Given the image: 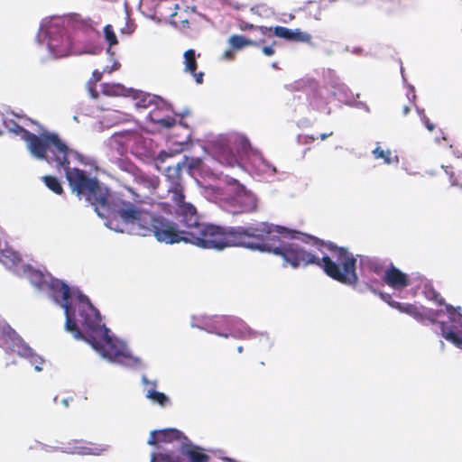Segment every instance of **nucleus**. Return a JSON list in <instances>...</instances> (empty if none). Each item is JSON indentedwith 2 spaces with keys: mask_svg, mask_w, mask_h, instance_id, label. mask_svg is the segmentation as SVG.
Wrapping results in <instances>:
<instances>
[{
  "mask_svg": "<svg viewBox=\"0 0 462 462\" xmlns=\"http://www.w3.org/2000/svg\"><path fill=\"white\" fill-rule=\"evenodd\" d=\"M171 199L176 205V215L182 226H186L188 243L203 249L223 250L230 246H243L262 253L280 256L283 266L296 269L310 264L320 267L331 279L348 286L358 282L356 258L346 248L334 243L321 242L334 255L333 261L328 255L319 258L307 251L302 245L287 242L294 239L300 233L296 230L259 222L249 226H222L199 221L197 208L185 201L183 187L176 183L170 190Z\"/></svg>",
  "mask_w": 462,
  "mask_h": 462,
  "instance_id": "obj_1",
  "label": "nucleus"
},
{
  "mask_svg": "<svg viewBox=\"0 0 462 462\" xmlns=\"http://www.w3.org/2000/svg\"><path fill=\"white\" fill-rule=\"evenodd\" d=\"M49 288L54 300L64 309L65 328L76 339L85 340L103 357L123 363L130 357L124 343L109 334V329L102 323L99 311L85 295L79 296V301L72 308L69 287L59 281L51 280Z\"/></svg>",
  "mask_w": 462,
  "mask_h": 462,
  "instance_id": "obj_2",
  "label": "nucleus"
},
{
  "mask_svg": "<svg viewBox=\"0 0 462 462\" xmlns=\"http://www.w3.org/2000/svg\"><path fill=\"white\" fill-rule=\"evenodd\" d=\"M115 206L114 217L109 220L110 228L124 232L125 229L116 224L120 221L128 232L136 236H149L152 235L158 242L167 245L188 243L186 226L180 229L175 222L139 209L129 201H121Z\"/></svg>",
  "mask_w": 462,
  "mask_h": 462,
  "instance_id": "obj_3",
  "label": "nucleus"
},
{
  "mask_svg": "<svg viewBox=\"0 0 462 462\" xmlns=\"http://www.w3.org/2000/svg\"><path fill=\"white\" fill-rule=\"evenodd\" d=\"M177 443L176 448L151 454V462H209L210 457L199 446L193 444L183 432L169 428L152 430L147 444L163 449L164 444Z\"/></svg>",
  "mask_w": 462,
  "mask_h": 462,
  "instance_id": "obj_4",
  "label": "nucleus"
},
{
  "mask_svg": "<svg viewBox=\"0 0 462 462\" xmlns=\"http://www.w3.org/2000/svg\"><path fill=\"white\" fill-rule=\"evenodd\" d=\"M21 134L23 139L26 142L30 152L38 159H46L47 152L51 155L50 161L55 162L58 165H67L69 163L68 159L69 148L60 137L51 133L42 134L41 137L20 125H16L14 130Z\"/></svg>",
  "mask_w": 462,
  "mask_h": 462,
  "instance_id": "obj_5",
  "label": "nucleus"
},
{
  "mask_svg": "<svg viewBox=\"0 0 462 462\" xmlns=\"http://www.w3.org/2000/svg\"><path fill=\"white\" fill-rule=\"evenodd\" d=\"M65 170L66 179L69 188L79 199H85L91 205L105 206L107 202V197L105 190L99 185L96 178L89 177L86 171L70 168L67 165H58Z\"/></svg>",
  "mask_w": 462,
  "mask_h": 462,
  "instance_id": "obj_6",
  "label": "nucleus"
},
{
  "mask_svg": "<svg viewBox=\"0 0 462 462\" xmlns=\"http://www.w3.org/2000/svg\"><path fill=\"white\" fill-rule=\"evenodd\" d=\"M257 199L248 192H243L236 195L226 202L225 209L232 214L251 213L256 210Z\"/></svg>",
  "mask_w": 462,
  "mask_h": 462,
  "instance_id": "obj_7",
  "label": "nucleus"
},
{
  "mask_svg": "<svg viewBox=\"0 0 462 462\" xmlns=\"http://www.w3.org/2000/svg\"><path fill=\"white\" fill-rule=\"evenodd\" d=\"M393 309L411 316L419 322H422L427 319L434 324L437 322V317L439 315L438 310L427 309L423 306L419 307L411 303H394Z\"/></svg>",
  "mask_w": 462,
  "mask_h": 462,
  "instance_id": "obj_8",
  "label": "nucleus"
},
{
  "mask_svg": "<svg viewBox=\"0 0 462 462\" xmlns=\"http://www.w3.org/2000/svg\"><path fill=\"white\" fill-rule=\"evenodd\" d=\"M3 344L6 350L22 356H28L32 352L22 337L11 328L3 331Z\"/></svg>",
  "mask_w": 462,
  "mask_h": 462,
  "instance_id": "obj_9",
  "label": "nucleus"
},
{
  "mask_svg": "<svg viewBox=\"0 0 462 462\" xmlns=\"http://www.w3.org/2000/svg\"><path fill=\"white\" fill-rule=\"evenodd\" d=\"M383 281L389 287L400 291L406 288L410 284L408 275L391 264L384 272Z\"/></svg>",
  "mask_w": 462,
  "mask_h": 462,
  "instance_id": "obj_10",
  "label": "nucleus"
},
{
  "mask_svg": "<svg viewBox=\"0 0 462 462\" xmlns=\"http://www.w3.org/2000/svg\"><path fill=\"white\" fill-rule=\"evenodd\" d=\"M169 9L171 11L175 9L173 13H170L171 17L170 23L175 27L182 30L189 27L190 20L194 18L193 13L187 9L180 8L178 5H174L173 7L170 6Z\"/></svg>",
  "mask_w": 462,
  "mask_h": 462,
  "instance_id": "obj_11",
  "label": "nucleus"
},
{
  "mask_svg": "<svg viewBox=\"0 0 462 462\" xmlns=\"http://www.w3.org/2000/svg\"><path fill=\"white\" fill-rule=\"evenodd\" d=\"M184 64H185V71L189 72L195 78L197 83L201 84L203 82V72L197 73V60H196V52L193 49H189L184 52Z\"/></svg>",
  "mask_w": 462,
  "mask_h": 462,
  "instance_id": "obj_12",
  "label": "nucleus"
},
{
  "mask_svg": "<svg viewBox=\"0 0 462 462\" xmlns=\"http://www.w3.org/2000/svg\"><path fill=\"white\" fill-rule=\"evenodd\" d=\"M161 110L155 107L148 114V118L151 122L158 125L161 128H171L176 125V119L171 116H161Z\"/></svg>",
  "mask_w": 462,
  "mask_h": 462,
  "instance_id": "obj_13",
  "label": "nucleus"
},
{
  "mask_svg": "<svg viewBox=\"0 0 462 462\" xmlns=\"http://www.w3.org/2000/svg\"><path fill=\"white\" fill-rule=\"evenodd\" d=\"M134 180L136 183L147 189L150 191L155 190L159 184L160 180L155 175H150L141 171L134 174Z\"/></svg>",
  "mask_w": 462,
  "mask_h": 462,
  "instance_id": "obj_14",
  "label": "nucleus"
},
{
  "mask_svg": "<svg viewBox=\"0 0 462 462\" xmlns=\"http://www.w3.org/2000/svg\"><path fill=\"white\" fill-rule=\"evenodd\" d=\"M439 325L443 337L462 349V336L460 333L455 331L453 328H448L443 321L439 322Z\"/></svg>",
  "mask_w": 462,
  "mask_h": 462,
  "instance_id": "obj_15",
  "label": "nucleus"
},
{
  "mask_svg": "<svg viewBox=\"0 0 462 462\" xmlns=\"http://www.w3.org/2000/svg\"><path fill=\"white\" fill-rule=\"evenodd\" d=\"M259 43L260 42H258L252 41L243 35L238 34H233L228 39V44L230 48L235 51H238L248 46H259Z\"/></svg>",
  "mask_w": 462,
  "mask_h": 462,
  "instance_id": "obj_16",
  "label": "nucleus"
},
{
  "mask_svg": "<svg viewBox=\"0 0 462 462\" xmlns=\"http://www.w3.org/2000/svg\"><path fill=\"white\" fill-rule=\"evenodd\" d=\"M217 160L223 165L234 167L238 163L236 154L228 147H222L216 154Z\"/></svg>",
  "mask_w": 462,
  "mask_h": 462,
  "instance_id": "obj_17",
  "label": "nucleus"
},
{
  "mask_svg": "<svg viewBox=\"0 0 462 462\" xmlns=\"http://www.w3.org/2000/svg\"><path fill=\"white\" fill-rule=\"evenodd\" d=\"M22 261L18 253L12 249L0 250V263L8 268L16 266Z\"/></svg>",
  "mask_w": 462,
  "mask_h": 462,
  "instance_id": "obj_18",
  "label": "nucleus"
},
{
  "mask_svg": "<svg viewBox=\"0 0 462 462\" xmlns=\"http://www.w3.org/2000/svg\"><path fill=\"white\" fill-rule=\"evenodd\" d=\"M373 154L375 159H383V162L387 164H391L393 162H398L397 156H393L392 152L390 150L384 151L380 146H376L374 149Z\"/></svg>",
  "mask_w": 462,
  "mask_h": 462,
  "instance_id": "obj_19",
  "label": "nucleus"
},
{
  "mask_svg": "<svg viewBox=\"0 0 462 462\" xmlns=\"http://www.w3.org/2000/svg\"><path fill=\"white\" fill-rule=\"evenodd\" d=\"M42 181L44 184L54 193L60 195L63 192V188L60 181L54 176L46 175L43 176Z\"/></svg>",
  "mask_w": 462,
  "mask_h": 462,
  "instance_id": "obj_20",
  "label": "nucleus"
},
{
  "mask_svg": "<svg viewBox=\"0 0 462 462\" xmlns=\"http://www.w3.org/2000/svg\"><path fill=\"white\" fill-rule=\"evenodd\" d=\"M146 397L148 399L152 400L154 402L159 403L162 406L165 405L170 402L168 396H166L163 393H160L153 390L148 391Z\"/></svg>",
  "mask_w": 462,
  "mask_h": 462,
  "instance_id": "obj_21",
  "label": "nucleus"
},
{
  "mask_svg": "<svg viewBox=\"0 0 462 462\" xmlns=\"http://www.w3.org/2000/svg\"><path fill=\"white\" fill-rule=\"evenodd\" d=\"M445 171L449 175L450 181L453 185H459L462 187V169L455 171L453 166H446Z\"/></svg>",
  "mask_w": 462,
  "mask_h": 462,
  "instance_id": "obj_22",
  "label": "nucleus"
},
{
  "mask_svg": "<svg viewBox=\"0 0 462 462\" xmlns=\"http://www.w3.org/2000/svg\"><path fill=\"white\" fill-rule=\"evenodd\" d=\"M311 39H312V37L310 33L301 32L299 29L291 32V42H310Z\"/></svg>",
  "mask_w": 462,
  "mask_h": 462,
  "instance_id": "obj_23",
  "label": "nucleus"
},
{
  "mask_svg": "<svg viewBox=\"0 0 462 462\" xmlns=\"http://www.w3.org/2000/svg\"><path fill=\"white\" fill-rule=\"evenodd\" d=\"M104 35L106 42L109 44V46H114L118 43L116 35L114 32L113 26L110 24H107L104 27Z\"/></svg>",
  "mask_w": 462,
  "mask_h": 462,
  "instance_id": "obj_24",
  "label": "nucleus"
},
{
  "mask_svg": "<svg viewBox=\"0 0 462 462\" xmlns=\"http://www.w3.org/2000/svg\"><path fill=\"white\" fill-rule=\"evenodd\" d=\"M292 30L284 26H275L273 28V35L291 41Z\"/></svg>",
  "mask_w": 462,
  "mask_h": 462,
  "instance_id": "obj_25",
  "label": "nucleus"
},
{
  "mask_svg": "<svg viewBox=\"0 0 462 462\" xmlns=\"http://www.w3.org/2000/svg\"><path fill=\"white\" fill-rule=\"evenodd\" d=\"M427 298L437 303L439 306H443L445 304L444 298L440 295L439 292L432 288L428 291Z\"/></svg>",
  "mask_w": 462,
  "mask_h": 462,
  "instance_id": "obj_26",
  "label": "nucleus"
},
{
  "mask_svg": "<svg viewBox=\"0 0 462 462\" xmlns=\"http://www.w3.org/2000/svg\"><path fill=\"white\" fill-rule=\"evenodd\" d=\"M30 279L32 282L34 283L39 288H42L43 284L46 283L44 275L38 271H33L32 273H31Z\"/></svg>",
  "mask_w": 462,
  "mask_h": 462,
  "instance_id": "obj_27",
  "label": "nucleus"
},
{
  "mask_svg": "<svg viewBox=\"0 0 462 462\" xmlns=\"http://www.w3.org/2000/svg\"><path fill=\"white\" fill-rule=\"evenodd\" d=\"M121 88L119 85H108L103 86V93L108 96H116L119 94Z\"/></svg>",
  "mask_w": 462,
  "mask_h": 462,
  "instance_id": "obj_28",
  "label": "nucleus"
},
{
  "mask_svg": "<svg viewBox=\"0 0 462 462\" xmlns=\"http://www.w3.org/2000/svg\"><path fill=\"white\" fill-rule=\"evenodd\" d=\"M322 102H323V100H322L321 97H319L318 94H314L310 100V105L312 107V109L320 110L321 109L320 103H322Z\"/></svg>",
  "mask_w": 462,
  "mask_h": 462,
  "instance_id": "obj_29",
  "label": "nucleus"
},
{
  "mask_svg": "<svg viewBox=\"0 0 462 462\" xmlns=\"http://www.w3.org/2000/svg\"><path fill=\"white\" fill-rule=\"evenodd\" d=\"M380 298L385 301L389 306H391L392 308H393V304L394 303H399L398 301L393 300L392 296L388 293H384V292H378Z\"/></svg>",
  "mask_w": 462,
  "mask_h": 462,
  "instance_id": "obj_30",
  "label": "nucleus"
},
{
  "mask_svg": "<svg viewBox=\"0 0 462 462\" xmlns=\"http://www.w3.org/2000/svg\"><path fill=\"white\" fill-rule=\"evenodd\" d=\"M449 319H455L454 316L460 311V307L455 308L450 304H444Z\"/></svg>",
  "mask_w": 462,
  "mask_h": 462,
  "instance_id": "obj_31",
  "label": "nucleus"
},
{
  "mask_svg": "<svg viewBox=\"0 0 462 462\" xmlns=\"http://www.w3.org/2000/svg\"><path fill=\"white\" fill-rule=\"evenodd\" d=\"M449 319H455L454 316L460 311V307L455 308L450 304H444Z\"/></svg>",
  "mask_w": 462,
  "mask_h": 462,
  "instance_id": "obj_32",
  "label": "nucleus"
},
{
  "mask_svg": "<svg viewBox=\"0 0 462 462\" xmlns=\"http://www.w3.org/2000/svg\"><path fill=\"white\" fill-rule=\"evenodd\" d=\"M238 28L241 31L255 30L256 29V25H254V24L249 23L245 22V21H240L239 23H238Z\"/></svg>",
  "mask_w": 462,
  "mask_h": 462,
  "instance_id": "obj_33",
  "label": "nucleus"
},
{
  "mask_svg": "<svg viewBox=\"0 0 462 462\" xmlns=\"http://www.w3.org/2000/svg\"><path fill=\"white\" fill-rule=\"evenodd\" d=\"M222 59L225 60H233L235 59V50L230 48L224 51L222 55Z\"/></svg>",
  "mask_w": 462,
  "mask_h": 462,
  "instance_id": "obj_34",
  "label": "nucleus"
},
{
  "mask_svg": "<svg viewBox=\"0 0 462 462\" xmlns=\"http://www.w3.org/2000/svg\"><path fill=\"white\" fill-rule=\"evenodd\" d=\"M155 98L154 96L146 95L140 100V103H143L140 105L141 106L146 107L148 105L152 104L153 102V99Z\"/></svg>",
  "mask_w": 462,
  "mask_h": 462,
  "instance_id": "obj_35",
  "label": "nucleus"
},
{
  "mask_svg": "<svg viewBox=\"0 0 462 462\" xmlns=\"http://www.w3.org/2000/svg\"><path fill=\"white\" fill-rule=\"evenodd\" d=\"M421 120H422L424 125L426 126V128L430 132H432L435 129V125L430 121V119L425 115H423L421 116Z\"/></svg>",
  "mask_w": 462,
  "mask_h": 462,
  "instance_id": "obj_36",
  "label": "nucleus"
},
{
  "mask_svg": "<svg viewBox=\"0 0 462 462\" xmlns=\"http://www.w3.org/2000/svg\"><path fill=\"white\" fill-rule=\"evenodd\" d=\"M262 51L266 56H273L275 53V51H274L273 45L263 47Z\"/></svg>",
  "mask_w": 462,
  "mask_h": 462,
  "instance_id": "obj_37",
  "label": "nucleus"
},
{
  "mask_svg": "<svg viewBox=\"0 0 462 462\" xmlns=\"http://www.w3.org/2000/svg\"><path fill=\"white\" fill-rule=\"evenodd\" d=\"M455 319H449L451 322L457 324L462 328V313L459 311L455 316Z\"/></svg>",
  "mask_w": 462,
  "mask_h": 462,
  "instance_id": "obj_38",
  "label": "nucleus"
},
{
  "mask_svg": "<svg viewBox=\"0 0 462 462\" xmlns=\"http://www.w3.org/2000/svg\"><path fill=\"white\" fill-rule=\"evenodd\" d=\"M255 30L259 31L263 35H266L270 32H273V28L267 27V26H258V25H256V29Z\"/></svg>",
  "mask_w": 462,
  "mask_h": 462,
  "instance_id": "obj_39",
  "label": "nucleus"
},
{
  "mask_svg": "<svg viewBox=\"0 0 462 462\" xmlns=\"http://www.w3.org/2000/svg\"><path fill=\"white\" fill-rule=\"evenodd\" d=\"M73 402V397L72 396H69L67 398H63L60 400V402L61 404L65 407V408H68L69 406V403Z\"/></svg>",
  "mask_w": 462,
  "mask_h": 462,
  "instance_id": "obj_40",
  "label": "nucleus"
},
{
  "mask_svg": "<svg viewBox=\"0 0 462 462\" xmlns=\"http://www.w3.org/2000/svg\"><path fill=\"white\" fill-rule=\"evenodd\" d=\"M411 111V105L410 103L409 104H404L402 106V114L403 116H407Z\"/></svg>",
  "mask_w": 462,
  "mask_h": 462,
  "instance_id": "obj_41",
  "label": "nucleus"
},
{
  "mask_svg": "<svg viewBox=\"0 0 462 462\" xmlns=\"http://www.w3.org/2000/svg\"><path fill=\"white\" fill-rule=\"evenodd\" d=\"M367 263H368L370 270H372L374 273H378V264L376 263H374L373 261H368Z\"/></svg>",
  "mask_w": 462,
  "mask_h": 462,
  "instance_id": "obj_42",
  "label": "nucleus"
},
{
  "mask_svg": "<svg viewBox=\"0 0 462 462\" xmlns=\"http://www.w3.org/2000/svg\"><path fill=\"white\" fill-rule=\"evenodd\" d=\"M93 78L96 81H99L102 78V73L98 71L97 69L93 71Z\"/></svg>",
  "mask_w": 462,
  "mask_h": 462,
  "instance_id": "obj_43",
  "label": "nucleus"
},
{
  "mask_svg": "<svg viewBox=\"0 0 462 462\" xmlns=\"http://www.w3.org/2000/svg\"><path fill=\"white\" fill-rule=\"evenodd\" d=\"M332 134H333V132H329V133H327V134H321L319 135V138H320L321 140H325V139H327L328 137L331 136Z\"/></svg>",
  "mask_w": 462,
  "mask_h": 462,
  "instance_id": "obj_44",
  "label": "nucleus"
},
{
  "mask_svg": "<svg viewBox=\"0 0 462 462\" xmlns=\"http://www.w3.org/2000/svg\"><path fill=\"white\" fill-rule=\"evenodd\" d=\"M317 138L314 136V135H307L306 136V143H311L313 141H315Z\"/></svg>",
  "mask_w": 462,
  "mask_h": 462,
  "instance_id": "obj_45",
  "label": "nucleus"
},
{
  "mask_svg": "<svg viewBox=\"0 0 462 462\" xmlns=\"http://www.w3.org/2000/svg\"><path fill=\"white\" fill-rule=\"evenodd\" d=\"M35 370L40 372L42 370V368L39 365V364H36L35 366H34Z\"/></svg>",
  "mask_w": 462,
  "mask_h": 462,
  "instance_id": "obj_46",
  "label": "nucleus"
},
{
  "mask_svg": "<svg viewBox=\"0 0 462 462\" xmlns=\"http://www.w3.org/2000/svg\"><path fill=\"white\" fill-rule=\"evenodd\" d=\"M49 44H50V47L53 48V49L58 47L52 41H51Z\"/></svg>",
  "mask_w": 462,
  "mask_h": 462,
  "instance_id": "obj_47",
  "label": "nucleus"
},
{
  "mask_svg": "<svg viewBox=\"0 0 462 462\" xmlns=\"http://www.w3.org/2000/svg\"><path fill=\"white\" fill-rule=\"evenodd\" d=\"M143 383H145V384L149 383V381H148V379L145 376L143 377Z\"/></svg>",
  "mask_w": 462,
  "mask_h": 462,
  "instance_id": "obj_48",
  "label": "nucleus"
},
{
  "mask_svg": "<svg viewBox=\"0 0 462 462\" xmlns=\"http://www.w3.org/2000/svg\"><path fill=\"white\" fill-rule=\"evenodd\" d=\"M237 351H238L239 353H241V352L243 351V346H239V347L237 348Z\"/></svg>",
  "mask_w": 462,
  "mask_h": 462,
  "instance_id": "obj_49",
  "label": "nucleus"
},
{
  "mask_svg": "<svg viewBox=\"0 0 462 462\" xmlns=\"http://www.w3.org/2000/svg\"><path fill=\"white\" fill-rule=\"evenodd\" d=\"M162 155H166L165 152H161L160 157H162Z\"/></svg>",
  "mask_w": 462,
  "mask_h": 462,
  "instance_id": "obj_50",
  "label": "nucleus"
},
{
  "mask_svg": "<svg viewBox=\"0 0 462 462\" xmlns=\"http://www.w3.org/2000/svg\"><path fill=\"white\" fill-rule=\"evenodd\" d=\"M315 243L318 244L319 242V238H314Z\"/></svg>",
  "mask_w": 462,
  "mask_h": 462,
  "instance_id": "obj_51",
  "label": "nucleus"
},
{
  "mask_svg": "<svg viewBox=\"0 0 462 462\" xmlns=\"http://www.w3.org/2000/svg\"><path fill=\"white\" fill-rule=\"evenodd\" d=\"M371 290H372V291H373V292L377 293V292H376V291H375L374 289H372V288H371Z\"/></svg>",
  "mask_w": 462,
  "mask_h": 462,
  "instance_id": "obj_52",
  "label": "nucleus"
}]
</instances>
